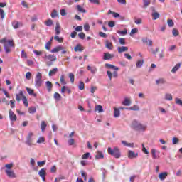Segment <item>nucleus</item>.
<instances>
[{"label":"nucleus","mask_w":182,"mask_h":182,"mask_svg":"<svg viewBox=\"0 0 182 182\" xmlns=\"http://www.w3.org/2000/svg\"><path fill=\"white\" fill-rule=\"evenodd\" d=\"M6 42L8 43V44L5 43ZM0 43H4V48L6 53H11L12 52V50H11L10 48H15V43H14V40H8L6 41V38H4L0 40Z\"/></svg>","instance_id":"obj_1"},{"label":"nucleus","mask_w":182,"mask_h":182,"mask_svg":"<svg viewBox=\"0 0 182 182\" xmlns=\"http://www.w3.org/2000/svg\"><path fill=\"white\" fill-rule=\"evenodd\" d=\"M131 127L134 129V130L141 131V132H144L147 129L146 125H144L139 122V121L136 119L132 121Z\"/></svg>","instance_id":"obj_2"},{"label":"nucleus","mask_w":182,"mask_h":182,"mask_svg":"<svg viewBox=\"0 0 182 182\" xmlns=\"http://www.w3.org/2000/svg\"><path fill=\"white\" fill-rule=\"evenodd\" d=\"M108 154L110 156H113L115 159H120L122 154L120 153V149L118 147H114L113 149L111 147H108Z\"/></svg>","instance_id":"obj_3"},{"label":"nucleus","mask_w":182,"mask_h":182,"mask_svg":"<svg viewBox=\"0 0 182 182\" xmlns=\"http://www.w3.org/2000/svg\"><path fill=\"white\" fill-rule=\"evenodd\" d=\"M45 59L46 60L50 61L46 63L47 66H52V65H53L52 62H55L56 60V56H55L54 55L50 54L48 55H46Z\"/></svg>","instance_id":"obj_4"},{"label":"nucleus","mask_w":182,"mask_h":182,"mask_svg":"<svg viewBox=\"0 0 182 182\" xmlns=\"http://www.w3.org/2000/svg\"><path fill=\"white\" fill-rule=\"evenodd\" d=\"M36 86L41 87L42 86V73H38L36 76Z\"/></svg>","instance_id":"obj_5"},{"label":"nucleus","mask_w":182,"mask_h":182,"mask_svg":"<svg viewBox=\"0 0 182 182\" xmlns=\"http://www.w3.org/2000/svg\"><path fill=\"white\" fill-rule=\"evenodd\" d=\"M40 177H41L43 181H46V168H43L38 172Z\"/></svg>","instance_id":"obj_6"},{"label":"nucleus","mask_w":182,"mask_h":182,"mask_svg":"<svg viewBox=\"0 0 182 182\" xmlns=\"http://www.w3.org/2000/svg\"><path fill=\"white\" fill-rule=\"evenodd\" d=\"M5 173L9 177V178H16V175L13 170L6 169Z\"/></svg>","instance_id":"obj_7"},{"label":"nucleus","mask_w":182,"mask_h":182,"mask_svg":"<svg viewBox=\"0 0 182 182\" xmlns=\"http://www.w3.org/2000/svg\"><path fill=\"white\" fill-rule=\"evenodd\" d=\"M20 95L22 97V100H23V103L24 106H26V107H28V106H29V102H28V99L26 98L25 95H23V91L21 90Z\"/></svg>","instance_id":"obj_8"},{"label":"nucleus","mask_w":182,"mask_h":182,"mask_svg":"<svg viewBox=\"0 0 182 182\" xmlns=\"http://www.w3.org/2000/svg\"><path fill=\"white\" fill-rule=\"evenodd\" d=\"M114 58V54H110L109 53H105L103 55L104 60H110V59H113Z\"/></svg>","instance_id":"obj_9"},{"label":"nucleus","mask_w":182,"mask_h":182,"mask_svg":"<svg viewBox=\"0 0 182 182\" xmlns=\"http://www.w3.org/2000/svg\"><path fill=\"white\" fill-rule=\"evenodd\" d=\"M11 25H12L14 29H18V28H19V26H23V24L22 23H19V21H14L11 23Z\"/></svg>","instance_id":"obj_10"},{"label":"nucleus","mask_w":182,"mask_h":182,"mask_svg":"<svg viewBox=\"0 0 182 182\" xmlns=\"http://www.w3.org/2000/svg\"><path fill=\"white\" fill-rule=\"evenodd\" d=\"M105 48H107V49H109V50H112L113 49V43L109 41V40H106L105 41Z\"/></svg>","instance_id":"obj_11"},{"label":"nucleus","mask_w":182,"mask_h":182,"mask_svg":"<svg viewBox=\"0 0 182 182\" xmlns=\"http://www.w3.org/2000/svg\"><path fill=\"white\" fill-rule=\"evenodd\" d=\"M9 113L10 120H11V122H16V114H15V113H14V112H12L11 109L9 111Z\"/></svg>","instance_id":"obj_12"},{"label":"nucleus","mask_w":182,"mask_h":182,"mask_svg":"<svg viewBox=\"0 0 182 182\" xmlns=\"http://www.w3.org/2000/svg\"><path fill=\"white\" fill-rule=\"evenodd\" d=\"M168 176V173L167 172H163V173H159V180L163 181L166 180V178H167Z\"/></svg>","instance_id":"obj_13"},{"label":"nucleus","mask_w":182,"mask_h":182,"mask_svg":"<svg viewBox=\"0 0 182 182\" xmlns=\"http://www.w3.org/2000/svg\"><path fill=\"white\" fill-rule=\"evenodd\" d=\"M60 50H63V47L58 46L51 50V53H58V52H60Z\"/></svg>","instance_id":"obj_14"},{"label":"nucleus","mask_w":182,"mask_h":182,"mask_svg":"<svg viewBox=\"0 0 182 182\" xmlns=\"http://www.w3.org/2000/svg\"><path fill=\"white\" fill-rule=\"evenodd\" d=\"M139 156V154L134 153L133 151H129L128 152V157L129 159H136Z\"/></svg>","instance_id":"obj_15"},{"label":"nucleus","mask_w":182,"mask_h":182,"mask_svg":"<svg viewBox=\"0 0 182 182\" xmlns=\"http://www.w3.org/2000/svg\"><path fill=\"white\" fill-rule=\"evenodd\" d=\"M118 53H123V52H127L129 50V48L126 46H122L117 48Z\"/></svg>","instance_id":"obj_16"},{"label":"nucleus","mask_w":182,"mask_h":182,"mask_svg":"<svg viewBox=\"0 0 182 182\" xmlns=\"http://www.w3.org/2000/svg\"><path fill=\"white\" fill-rule=\"evenodd\" d=\"M87 70H90V72L91 73H92V75H95V73H96V72H97V68L96 67H91L90 65H88L87 67Z\"/></svg>","instance_id":"obj_17"},{"label":"nucleus","mask_w":182,"mask_h":182,"mask_svg":"<svg viewBox=\"0 0 182 182\" xmlns=\"http://www.w3.org/2000/svg\"><path fill=\"white\" fill-rule=\"evenodd\" d=\"M155 11L156 10L153 9L154 12L152 13V17L154 21H156V19H159V18H160V14L156 12Z\"/></svg>","instance_id":"obj_18"},{"label":"nucleus","mask_w":182,"mask_h":182,"mask_svg":"<svg viewBox=\"0 0 182 182\" xmlns=\"http://www.w3.org/2000/svg\"><path fill=\"white\" fill-rule=\"evenodd\" d=\"M47 90L48 92H52V88L53 87V85L50 82V81H47L46 82Z\"/></svg>","instance_id":"obj_19"},{"label":"nucleus","mask_w":182,"mask_h":182,"mask_svg":"<svg viewBox=\"0 0 182 182\" xmlns=\"http://www.w3.org/2000/svg\"><path fill=\"white\" fill-rule=\"evenodd\" d=\"M85 48L80 45L78 44L74 48L75 52H82Z\"/></svg>","instance_id":"obj_20"},{"label":"nucleus","mask_w":182,"mask_h":182,"mask_svg":"<svg viewBox=\"0 0 182 182\" xmlns=\"http://www.w3.org/2000/svg\"><path fill=\"white\" fill-rule=\"evenodd\" d=\"M122 105L124 106H130V105H132V101L129 98H125L122 102Z\"/></svg>","instance_id":"obj_21"},{"label":"nucleus","mask_w":182,"mask_h":182,"mask_svg":"<svg viewBox=\"0 0 182 182\" xmlns=\"http://www.w3.org/2000/svg\"><path fill=\"white\" fill-rule=\"evenodd\" d=\"M55 34L60 35V24L59 23L55 24Z\"/></svg>","instance_id":"obj_22"},{"label":"nucleus","mask_w":182,"mask_h":182,"mask_svg":"<svg viewBox=\"0 0 182 182\" xmlns=\"http://www.w3.org/2000/svg\"><path fill=\"white\" fill-rule=\"evenodd\" d=\"M181 66V63H178L176 64L171 70L172 73H176V72H177V70H178L180 69V67Z\"/></svg>","instance_id":"obj_23"},{"label":"nucleus","mask_w":182,"mask_h":182,"mask_svg":"<svg viewBox=\"0 0 182 182\" xmlns=\"http://www.w3.org/2000/svg\"><path fill=\"white\" fill-rule=\"evenodd\" d=\"M95 158L99 159H104L105 158V155H103V153H102V151H97V154L95 156Z\"/></svg>","instance_id":"obj_24"},{"label":"nucleus","mask_w":182,"mask_h":182,"mask_svg":"<svg viewBox=\"0 0 182 182\" xmlns=\"http://www.w3.org/2000/svg\"><path fill=\"white\" fill-rule=\"evenodd\" d=\"M166 83V80L164 78H159L156 80V85H164Z\"/></svg>","instance_id":"obj_25"},{"label":"nucleus","mask_w":182,"mask_h":182,"mask_svg":"<svg viewBox=\"0 0 182 182\" xmlns=\"http://www.w3.org/2000/svg\"><path fill=\"white\" fill-rule=\"evenodd\" d=\"M77 10L78 12H81L82 14H86V9H83L80 5L76 6Z\"/></svg>","instance_id":"obj_26"},{"label":"nucleus","mask_w":182,"mask_h":182,"mask_svg":"<svg viewBox=\"0 0 182 182\" xmlns=\"http://www.w3.org/2000/svg\"><path fill=\"white\" fill-rule=\"evenodd\" d=\"M48 124H46V122H45V121H42L41 122V132H45V130H46V127H47Z\"/></svg>","instance_id":"obj_27"},{"label":"nucleus","mask_w":182,"mask_h":182,"mask_svg":"<svg viewBox=\"0 0 182 182\" xmlns=\"http://www.w3.org/2000/svg\"><path fill=\"white\" fill-rule=\"evenodd\" d=\"M95 112H99V113H102L103 112V107L102 105H97L95 108Z\"/></svg>","instance_id":"obj_28"},{"label":"nucleus","mask_w":182,"mask_h":182,"mask_svg":"<svg viewBox=\"0 0 182 182\" xmlns=\"http://www.w3.org/2000/svg\"><path fill=\"white\" fill-rule=\"evenodd\" d=\"M106 68H109V69H113L114 70H119V68L112 64L107 63L105 64Z\"/></svg>","instance_id":"obj_29"},{"label":"nucleus","mask_w":182,"mask_h":182,"mask_svg":"<svg viewBox=\"0 0 182 182\" xmlns=\"http://www.w3.org/2000/svg\"><path fill=\"white\" fill-rule=\"evenodd\" d=\"M55 73H58V68H53L50 70L48 73V76H53Z\"/></svg>","instance_id":"obj_30"},{"label":"nucleus","mask_w":182,"mask_h":182,"mask_svg":"<svg viewBox=\"0 0 182 182\" xmlns=\"http://www.w3.org/2000/svg\"><path fill=\"white\" fill-rule=\"evenodd\" d=\"M167 25L168 26H169V28H173V26H174V21H173V19L168 18Z\"/></svg>","instance_id":"obj_31"},{"label":"nucleus","mask_w":182,"mask_h":182,"mask_svg":"<svg viewBox=\"0 0 182 182\" xmlns=\"http://www.w3.org/2000/svg\"><path fill=\"white\" fill-rule=\"evenodd\" d=\"M114 116L115 117H119V116H120V110L116 107H114Z\"/></svg>","instance_id":"obj_32"},{"label":"nucleus","mask_w":182,"mask_h":182,"mask_svg":"<svg viewBox=\"0 0 182 182\" xmlns=\"http://www.w3.org/2000/svg\"><path fill=\"white\" fill-rule=\"evenodd\" d=\"M143 63H144V60H139L136 63V68H141L143 66Z\"/></svg>","instance_id":"obj_33"},{"label":"nucleus","mask_w":182,"mask_h":182,"mask_svg":"<svg viewBox=\"0 0 182 182\" xmlns=\"http://www.w3.org/2000/svg\"><path fill=\"white\" fill-rule=\"evenodd\" d=\"M122 144H124V146H126L127 147H134V144L133 143H127L126 142V141H122Z\"/></svg>","instance_id":"obj_34"},{"label":"nucleus","mask_w":182,"mask_h":182,"mask_svg":"<svg viewBox=\"0 0 182 182\" xmlns=\"http://www.w3.org/2000/svg\"><path fill=\"white\" fill-rule=\"evenodd\" d=\"M165 99L166 100L171 101L173 100V95H171L170 93H166L165 94Z\"/></svg>","instance_id":"obj_35"},{"label":"nucleus","mask_w":182,"mask_h":182,"mask_svg":"<svg viewBox=\"0 0 182 182\" xmlns=\"http://www.w3.org/2000/svg\"><path fill=\"white\" fill-rule=\"evenodd\" d=\"M45 25H46V26H52L53 25V21L49 18L48 20L45 21Z\"/></svg>","instance_id":"obj_36"},{"label":"nucleus","mask_w":182,"mask_h":182,"mask_svg":"<svg viewBox=\"0 0 182 182\" xmlns=\"http://www.w3.org/2000/svg\"><path fill=\"white\" fill-rule=\"evenodd\" d=\"M55 41H57L59 43H63V38H60L58 36H55L54 37Z\"/></svg>","instance_id":"obj_37"},{"label":"nucleus","mask_w":182,"mask_h":182,"mask_svg":"<svg viewBox=\"0 0 182 182\" xmlns=\"http://www.w3.org/2000/svg\"><path fill=\"white\" fill-rule=\"evenodd\" d=\"M78 89H80V90H85V82L80 81L79 85H78Z\"/></svg>","instance_id":"obj_38"},{"label":"nucleus","mask_w":182,"mask_h":182,"mask_svg":"<svg viewBox=\"0 0 182 182\" xmlns=\"http://www.w3.org/2000/svg\"><path fill=\"white\" fill-rule=\"evenodd\" d=\"M54 99H55V100H60V99H62V95L58 92H55Z\"/></svg>","instance_id":"obj_39"},{"label":"nucleus","mask_w":182,"mask_h":182,"mask_svg":"<svg viewBox=\"0 0 182 182\" xmlns=\"http://www.w3.org/2000/svg\"><path fill=\"white\" fill-rule=\"evenodd\" d=\"M26 90L27 91L28 95H33V96H36V94H33V90L26 87Z\"/></svg>","instance_id":"obj_40"},{"label":"nucleus","mask_w":182,"mask_h":182,"mask_svg":"<svg viewBox=\"0 0 182 182\" xmlns=\"http://www.w3.org/2000/svg\"><path fill=\"white\" fill-rule=\"evenodd\" d=\"M143 2H144L143 8H147V6H149V5H150L151 4L150 0H143Z\"/></svg>","instance_id":"obj_41"},{"label":"nucleus","mask_w":182,"mask_h":182,"mask_svg":"<svg viewBox=\"0 0 182 182\" xmlns=\"http://www.w3.org/2000/svg\"><path fill=\"white\" fill-rule=\"evenodd\" d=\"M36 107H31L28 109V112L31 114H33V113H36Z\"/></svg>","instance_id":"obj_42"},{"label":"nucleus","mask_w":182,"mask_h":182,"mask_svg":"<svg viewBox=\"0 0 182 182\" xmlns=\"http://www.w3.org/2000/svg\"><path fill=\"white\" fill-rule=\"evenodd\" d=\"M69 78H70V80L71 82V83H74L75 82V75L72 73H70L69 74Z\"/></svg>","instance_id":"obj_43"},{"label":"nucleus","mask_w":182,"mask_h":182,"mask_svg":"<svg viewBox=\"0 0 182 182\" xmlns=\"http://www.w3.org/2000/svg\"><path fill=\"white\" fill-rule=\"evenodd\" d=\"M139 32V29L137 28H133L131 30V32H130V36H133V35L136 34V33H138Z\"/></svg>","instance_id":"obj_44"},{"label":"nucleus","mask_w":182,"mask_h":182,"mask_svg":"<svg viewBox=\"0 0 182 182\" xmlns=\"http://www.w3.org/2000/svg\"><path fill=\"white\" fill-rule=\"evenodd\" d=\"M172 33L173 36H178V35H180V32H178V30H177V28H173L172 31Z\"/></svg>","instance_id":"obj_45"},{"label":"nucleus","mask_w":182,"mask_h":182,"mask_svg":"<svg viewBox=\"0 0 182 182\" xmlns=\"http://www.w3.org/2000/svg\"><path fill=\"white\" fill-rule=\"evenodd\" d=\"M5 11H4L3 9L0 8V16H1V18L4 19L5 18Z\"/></svg>","instance_id":"obj_46"},{"label":"nucleus","mask_w":182,"mask_h":182,"mask_svg":"<svg viewBox=\"0 0 182 182\" xmlns=\"http://www.w3.org/2000/svg\"><path fill=\"white\" fill-rule=\"evenodd\" d=\"M90 156V153L87 152V153L84 154L82 156V159L83 160H86V159H89V156Z\"/></svg>","instance_id":"obj_47"},{"label":"nucleus","mask_w":182,"mask_h":182,"mask_svg":"<svg viewBox=\"0 0 182 182\" xmlns=\"http://www.w3.org/2000/svg\"><path fill=\"white\" fill-rule=\"evenodd\" d=\"M129 110H134V111H137L139 110V106L137 105H134L133 107H131L128 108Z\"/></svg>","instance_id":"obj_48"},{"label":"nucleus","mask_w":182,"mask_h":182,"mask_svg":"<svg viewBox=\"0 0 182 182\" xmlns=\"http://www.w3.org/2000/svg\"><path fill=\"white\" fill-rule=\"evenodd\" d=\"M60 82L62 85H66V81L65 80V76L64 75L60 76Z\"/></svg>","instance_id":"obj_49"},{"label":"nucleus","mask_w":182,"mask_h":182,"mask_svg":"<svg viewBox=\"0 0 182 182\" xmlns=\"http://www.w3.org/2000/svg\"><path fill=\"white\" fill-rule=\"evenodd\" d=\"M6 170H11L12 167H14V164H7L5 165Z\"/></svg>","instance_id":"obj_50"},{"label":"nucleus","mask_w":182,"mask_h":182,"mask_svg":"<svg viewBox=\"0 0 182 182\" xmlns=\"http://www.w3.org/2000/svg\"><path fill=\"white\" fill-rule=\"evenodd\" d=\"M117 33H119V35H127V30L124 29L123 31H119Z\"/></svg>","instance_id":"obj_51"},{"label":"nucleus","mask_w":182,"mask_h":182,"mask_svg":"<svg viewBox=\"0 0 182 182\" xmlns=\"http://www.w3.org/2000/svg\"><path fill=\"white\" fill-rule=\"evenodd\" d=\"M31 76H32V73L31 72H27L26 73V79H27V80H31Z\"/></svg>","instance_id":"obj_52"},{"label":"nucleus","mask_w":182,"mask_h":182,"mask_svg":"<svg viewBox=\"0 0 182 182\" xmlns=\"http://www.w3.org/2000/svg\"><path fill=\"white\" fill-rule=\"evenodd\" d=\"M175 102L176 105H179V106H182V100L180 98H176Z\"/></svg>","instance_id":"obj_53"},{"label":"nucleus","mask_w":182,"mask_h":182,"mask_svg":"<svg viewBox=\"0 0 182 182\" xmlns=\"http://www.w3.org/2000/svg\"><path fill=\"white\" fill-rule=\"evenodd\" d=\"M58 16V11L56 10H53L51 13V18H56Z\"/></svg>","instance_id":"obj_54"},{"label":"nucleus","mask_w":182,"mask_h":182,"mask_svg":"<svg viewBox=\"0 0 182 182\" xmlns=\"http://www.w3.org/2000/svg\"><path fill=\"white\" fill-rule=\"evenodd\" d=\"M78 36H79L80 39H85V38H86V35L83 32L80 33L78 34Z\"/></svg>","instance_id":"obj_55"},{"label":"nucleus","mask_w":182,"mask_h":182,"mask_svg":"<svg viewBox=\"0 0 182 182\" xmlns=\"http://www.w3.org/2000/svg\"><path fill=\"white\" fill-rule=\"evenodd\" d=\"M151 153L152 154L153 159H157V155H156V149H151Z\"/></svg>","instance_id":"obj_56"},{"label":"nucleus","mask_w":182,"mask_h":182,"mask_svg":"<svg viewBox=\"0 0 182 182\" xmlns=\"http://www.w3.org/2000/svg\"><path fill=\"white\" fill-rule=\"evenodd\" d=\"M9 103H10V106H11V109H14V107H15V100H10V102L8 103V105H9Z\"/></svg>","instance_id":"obj_57"},{"label":"nucleus","mask_w":182,"mask_h":182,"mask_svg":"<svg viewBox=\"0 0 182 182\" xmlns=\"http://www.w3.org/2000/svg\"><path fill=\"white\" fill-rule=\"evenodd\" d=\"M37 143H38L39 144L41 143H45V138H43V136H41L38 140H37Z\"/></svg>","instance_id":"obj_58"},{"label":"nucleus","mask_w":182,"mask_h":182,"mask_svg":"<svg viewBox=\"0 0 182 182\" xmlns=\"http://www.w3.org/2000/svg\"><path fill=\"white\" fill-rule=\"evenodd\" d=\"M26 143L28 146H32V138H27Z\"/></svg>","instance_id":"obj_59"},{"label":"nucleus","mask_w":182,"mask_h":182,"mask_svg":"<svg viewBox=\"0 0 182 182\" xmlns=\"http://www.w3.org/2000/svg\"><path fill=\"white\" fill-rule=\"evenodd\" d=\"M178 141H179V139H178V138H177V137H173V138L172 139V143H173V144H177L178 143Z\"/></svg>","instance_id":"obj_60"},{"label":"nucleus","mask_w":182,"mask_h":182,"mask_svg":"<svg viewBox=\"0 0 182 182\" xmlns=\"http://www.w3.org/2000/svg\"><path fill=\"white\" fill-rule=\"evenodd\" d=\"M116 25V23H114V21H111L108 23V26L109 28H114V26Z\"/></svg>","instance_id":"obj_61"},{"label":"nucleus","mask_w":182,"mask_h":182,"mask_svg":"<svg viewBox=\"0 0 182 182\" xmlns=\"http://www.w3.org/2000/svg\"><path fill=\"white\" fill-rule=\"evenodd\" d=\"M99 35L101 38H107V34L102 31L99 32Z\"/></svg>","instance_id":"obj_62"},{"label":"nucleus","mask_w":182,"mask_h":182,"mask_svg":"<svg viewBox=\"0 0 182 182\" xmlns=\"http://www.w3.org/2000/svg\"><path fill=\"white\" fill-rule=\"evenodd\" d=\"M117 1L121 5H126V4H127V1L126 0H117Z\"/></svg>","instance_id":"obj_63"},{"label":"nucleus","mask_w":182,"mask_h":182,"mask_svg":"<svg viewBox=\"0 0 182 182\" xmlns=\"http://www.w3.org/2000/svg\"><path fill=\"white\" fill-rule=\"evenodd\" d=\"M50 45H52L50 43H46L45 48L47 50H50Z\"/></svg>","instance_id":"obj_64"}]
</instances>
